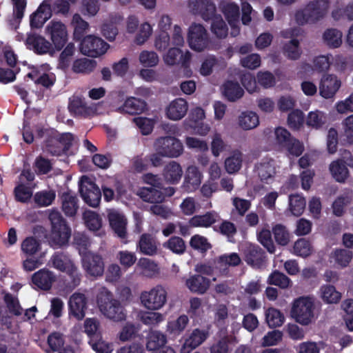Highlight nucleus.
Instances as JSON below:
<instances>
[{
	"mask_svg": "<svg viewBox=\"0 0 353 353\" xmlns=\"http://www.w3.org/2000/svg\"><path fill=\"white\" fill-rule=\"evenodd\" d=\"M331 8V0H309L294 13V20L299 26L315 25L323 20Z\"/></svg>",
	"mask_w": 353,
	"mask_h": 353,
	"instance_id": "nucleus-1",
	"label": "nucleus"
},
{
	"mask_svg": "<svg viewBox=\"0 0 353 353\" xmlns=\"http://www.w3.org/2000/svg\"><path fill=\"white\" fill-rule=\"evenodd\" d=\"M97 304L99 311L105 318L114 322L125 320V310L107 288H103L99 292L97 296Z\"/></svg>",
	"mask_w": 353,
	"mask_h": 353,
	"instance_id": "nucleus-2",
	"label": "nucleus"
},
{
	"mask_svg": "<svg viewBox=\"0 0 353 353\" xmlns=\"http://www.w3.org/2000/svg\"><path fill=\"white\" fill-rule=\"evenodd\" d=\"M314 298L301 296L294 301L291 313L297 323L303 325H307L314 319Z\"/></svg>",
	"mask_w": 353,
	"mask_h": 353,
	"instance_id": "nucleus-3",
	"label": "nucleus"
},
{
	"mask_svg": "<svg viewBox=\"0 0 353 353\" xmlns=\"http://www.w3.org/2000/svg\"><path fill=\"white\" fill-rule=\"evenodd\" d=\"M49 219L52 225V241L59 246L67 243L70 237L71 230L60 212L57 210H51Z\"/></svg>",
	"mask_w": 353,
	"mask_h": 353,
	"instance_id": "nucleus-4",
	"label": "nucleus"
},
{
	"mask_svg": "<svg viewBox=\"0 0 353 353\" xmlns=\"http://www.w3.org/2000/svg\"><path fill=\"white\" fill-rule=\"evenodd\" d=\"M167 291L162 285H156L149 290H144L140 294L141 305L148 310L161 309L167 302Z\"/></svg>",
	"mask_w": 353,
	"mask_h": 353,
	"instance_id": "nucleus-5",
	"label": "nucleus"
},
{
	"mask_svg": "<svg viewBox=\"0 0 353 353\" xmlns=\"http://www.w3.org/2000/svg\"><path fill=\"white\" fill-rule=\"evenodd\" d=\"M154 148L159 154L168 158H177L183 152L181 141L172 136L158 138L154 142Z\"/></svg>",
	"mask_w": 353,
	"mask_h": 353,
	"instance_id": "nucleus-6",
	"label": "nucleus"
},
{
	"mask_svg": "<svg viewBox=\"0 0 353 353\" xmlns=\"http://www.w3.org/2000/svg\"><path fill=\"white\" fill-rule=\"evenodd\" d=\"M188 41L191 49L202 52L210 45V38L205 28L201 23H194L188 29Z\"/></svg>",
	"mask_w": 353,
	"mask_h": 353,
	"instance_id": "nucleus-7",
	"label": "nucleus"
},
{
	"mask_svg": "<svg viewBox=\"0 0 353 353\" xmlns=\"http://www.w3.org/2000/svg\"><path fill=\"white\" fill-rule=\"evenodd\" d=\"M50 261L53 268L70 275L74 285L79 284L81 274L68 255L63 252H56L51 256Z\"/></svg>",
	"mask_w": 353,
	"mask_h": 353,
	"instance_id": "nucleus-8",
	"label": "nucleus"
},
{
	"mask_svg": "<svg viewBox=\"0 0 353 353\" xmlns=\"http://www.w3.org/2000/svg\"><path fill=\"white\" fill-rule=\"evenodd\" d=\"M45 33L49 37L51 43L57 50H61L68 41L67 27L61 21L54 19L50 21L45 28Z\"/></svg>",
	"mask_w": 353,
	"mask_h": 353,
	"instance_id": "nucleus-9",
	"label": "nucleus"
},
{
	"mask_svg": "<svg viewBox=\"0 0 353 353\" xmlns=\"http://www.w3.org/2000/svg\"><path fill=\"white\" fill-rule=\"evenodd\" d=\"M79 254L82 255V267L89 276L97 277L103 274L104 263L100 255L90 252H83L81 249Z\"/></svg>",
	"mask_w": 353,
	"mask_h": 353,
	"instance_id": "nucleus-10",
	"label": "nucleus"
},
{
	"mask_svg": "<svg viewBox=\"0 0 353 353\" xmlns=\"http://www.w3.org/2000/svg\"><path fill=\"white\" fill-rule=\"evenodd\" d=\"M187 6L190 13L199 15L205 21L212 19L216 12L212 0H188Z\"/></svg>",
	"mask_w": 353,
	"mask_h": 353,
	"instance_id": "nucleus-11",
	"label": "nucleus"
},
{
	"mask_svg": "<svg viewBox=\"0 0 353 353\" xmlns=\"http://www.w3.org/2000/svg\"><path fill=\"white\" fill-rule=\"evenodd\" d=\"M108 46V44L101 38L94 35H88L81 41V51L88 57H97L103 54Z\"/></svg>",
	"mask_w": 353,
	"mask_h": 353,
	"instance_id": "nucleus-12",
	"label": "nucleus"
},
{
	"mask_svg": "<svg viewBox=\"0 0 353 353\" xmlns=\"http://www.w3.org/2000/svg\"><path fill=\"white\" fill-rule=\"evenodd\" d=\"M88 298L85 294L74 292L68 300V315L77 321L84 319L88 308Z\"/></svg>",
	"mask_w": 353,
	"mask_h": 353,
	"instance_id": "nucleus-13",
	"label": "nucleus"
},
{
	"mask_svg": "<svg viewBox=\"0 0 353 353\" xmlns=\"http://www.w3.org/2000/svg\"><path fill=\"white\" fill-rule=\"evenodd\" d=\"M276 161L271 158H264L255 165L254 170L262 183H271L277 173Z\"/></svg>",
	"mask_w": 353,
	"mask_h": 353,
	"instance_id": "nucleus-14",
	"label": "nucleus"
},
{
	"mask_svg": "<svg viewBox=\"0 0 353 353\" xmlns=\"http://www.w3.org/2000/svg\"><path fill=\"white\" fill-rule=\"evenodd\" d=\"M52 0H43L37 10L30 17L32 28H40L52 15Z\"/></svg>",
	"mask_w": 353,
	"mask_h": 353,
	"instance_id": "nucleus-15",
	"label": "nucleus"
},
{
	"mask_svg": "<svg viewBox=\"0 0 353 353\" xmlns=\"http://www.w3.org/2000/svg\"><path fill=\"white\" fill-rule=\"evenodd\" d=\"M219 8L232 28L231 34L234 37L239 33V7L234 2L222 1Z\"/></svg>",
	"mask_w": 353,
	"mask_h": 353,
	"instance_id": "nucleus-16",
	"label": "nucleus"
},
{
	"mask_svg": "<svg viewBox=\"0 0 353 353\" xmlns=\"http://www.w3.org/2000/svg\"><path fill=\"white\" fill-rule=\"evenodd\" d=\"M341 82L332 74H323L319 83V94L325 99H332L339 90Z\"/></svg>",
	"mask_w": 353,
	"mask_h": 353,
	"instance_id": "nucleus-17",
	"label": "nucleus"
},
{
	"mask_svg": "<svg viewBox=\"0 0 353 353\" xmlns=\"http://www.w3.org/2000/svg\"><path fill=\"white\" fill-rule=\"evenodd\" d=\"M79 191L82 199L87 204L94 208L98 206L101 198V192L94 183L82 181Z\"/></svg>",
	"mask_w": 353,
	"mask_h": 353,
	"instance_id": "nucleus-18",
	"label": "nucleus"
},
{
	"mask_svg": "<svg viewBox=\"0 0 353 353\" xmlns=\"http://www.w3.org/2000/svg\"><path fill=\"white\" fill-rule=\"evenodd\" d=\"M26 46L39 54H47L52 50V44L37 34H29L26 40Z\"/></svg>",
	"mask_w": 353,
	"mask_h": 353,
	"instance_id": "nucleus-19",
	"label": "nucleus"
},
{
	"mask_svg": "<svg viewBox=\"0 0 353 353\" xmlns=\"http://www.w3.org/2000/svg\"><path fill=\"white\" fill-rule=\"evenodd\" d=\"M108 217L110 225L117 236L121 239L126 236L127 221L124 215L117 210H108Z\"/></svg>",
	"mask_w": 353,
	"mask_h": 353,
	"instance_id": "nucleus-20",
	"label": "nucleus"
},
{
	"mask_svg": "<svg viewBox=\"0 0 353 353\" xmlns=\"http://www.w3.org/2000/svg\"><path fill=\"white\" fill-rule=\"evenodd\" d=\"M209 336V332L205 330L194 329L186 337L182 346L183 353H189L192 350L201 345Z\"/></svg>",
	"mask_w": 353,
	"mask_h": 353,
	"instance_id": "nucleus-21",
	"label": "nucleus"
},
{
	"mask_svg": "<svg viewBox=\"0 0 353 353\" xmlns=\"http://www.w3.org/2000/svg\"><path fill=\"white\" fill-rule=\"evenodd\" d=\"M203 174L195 165L188 167L183 184V188L188 192L195 191L200 186Z\"/></svg>",
	"mask_w": 353,
	"mask_h": 353,
	"instance_id": "nucleus-22",
	"label": "nucleus"
},
{
	"mask_svg": "<svg viewBox=\"0 0 353 353\" xmlns=\"http://www.w3.org/2000/svg\"><path fill=\"white\" fill-rule=\"evenodd\" d=\"M191 54L189 51L185 53L177 47L170 48L163 56L164 63L168 65H175L181 63L185 65L190 59Z\"/></svg>",
	"mask_w": 353,
	"mask_h": 353,
	"instance_id": "nucleus-23",
	"label": "nucleus"
},
{
	"mask_svg": "<svg viewBox=\"0 0 353 353\" xmlns=\"http://www.w3.org/2000/svg\"><path fill=\"white\" fill-rule=\"evenodd\" d=\"M56 280L55 274L48 269H41L32 276V283L38 288L48 290Z\"/></svg>",
	"mask_w": 353,
	"mask_h": 353,
	"instance_id": "nucleus-24",
	"label": "nucleus"
},
{
	"mask_svg": "<svg viewBox=\"0 0 353 353\" xmlns=\"http://www.w3.org/2000/svg\"><path fill=\"white\" fill-rule=\"evenodd\" d=\"M158 245L154 236L145 233L141 235L137 248L141 254L153 256L157 253Z\"/></svg>",
	"mask_w": 353,
	"mask_h": 353,
	"instance_id": "nucleus-25",
	"label": "nucleus"
},
{
	"mask_svg": "<svg viewBox=\"0 0 353 353\" xmlns=\"http://www.w3.org/2000/svg\"><path fill=\"white\" fill-rule=\"evenodd\" d=\"M245 261L254 268H259L263 261L264 252L256 245H248L244 249Z\"/></svg>",
	"mask_w": 353,
	"mask_h": 353,
	"instance_id": "nucleus-26",
	"label": "nucleus"
},
{
	"mask_svg": "<svg viewBox=\"0 0 353 353\" xmlns=\"http://www.w3.org/2000/svg\"><path fill=\"white\" fill-rule=\"evenodd\" d=\"M188 103L179 98L172 101L166 109L167 117L173 121L181 119L187 113Z\"/></svg>",
	"mask_w": 353,
	"mask_h": 353,
	"instance_id": "nucleus-27",
	"label": "nucleus"
},
{
	"mask_svg": "<svg viewBox=\"0 0 353 353\" xmlns=\"http://www.w3.org/2000/svg\"><path fill=\"white\" fill-rule=\"evenodd\" d=\"M183 173L181 165L176 161H171L164 166L162 174L166 182L176 184L181 180Z\"/></svg>",
	"mask_w": 353,
	"mask_h": 353,
	"instance_id": "nucleus-28",
	"label": "nucleus"
},
{
	"mask_svg": "<svg viewBox=\"0 0 353 353\" xmlns=\"http://www.w3.org/2000/svg\"><path fill=\"white\" fill-rule=\"evenodd\" d=\"M208 279L200 274L190 276L185 281L187 288L194 293L204 294L210 287Z\"/></svg>",
	"mask_w": 353,
	"mask_h": 353,
	"instance_id": "nucleus-29",
	"label": "nucleus"
},
{
	"mask_svg": "<svg viewBox=\"0 0 353 353\" xmlns=\"http://www.w3.org/2000/svg\"><path fill=\"white\" fill-rule=\"evenodd\" d=\"M220 216L215 211L208 212L202 215H196L190 219L192 227L209 228L220 220Z\"/></svg>",
	"mask_w": 353,
	"mask_h": 353,
	"instance_id": "nucleus-30",
	"label": "nucleus"
},
{
	"mask_svg": "<svg viewBox=\"0 0 353 353\" xmlns=\"http://www.w3.org/2000/svg\"><path fill=\"white\" fill-rule=\"evenodd\" d=\"M343 33L336 28H327L322 35L323 43L329 48L335 49L339 48L343 43Z\"/></svg>",
	"mask_w": 353,
	"mask_h": 353,
	"instance_id": "nucleus-31",
	"label": "nucleus"
},
{
	"mask_svg": "<svg viewBox=\"0 0 353 353\" xmlns=\"http://www.w3.org/2000/svg\"><path fill=\"white\" fill-rule=\"evenodd\" d=\"M135 271L143 276L151 278L159 272V267L152 259L141 258L136 265Z\"/></svg>",
	"mask_w": 353,
	"mask_h": 353,
	"instance_id": "nucleus-32",
	"label": "nucleus"
},
{
	"mask_svg": "<svg viewBox=\"0 0 353 353\" xmlns=\"http://www.w3.org/2000/svg\"><path fill=\"white\" fill-rule=\"evenodd\" d=\"M145 103L134 97L128 98L123 105L119 107L117 110L120 113L129 114H139L145 109Z\"/></svg>",
	"mask_w": 353,
	"mask_h": 353,
	"instance_id": "nucleus-33",
	"label": "nucleus"
},
{
	"mask_svg": "<svg viewBox=\"0 0 353 353\" xmlns=\"http://www.w3.org/2000/svg\"><path fill=\"white\" fill-rule=\"evenodd\" d=\"M61 208L67 216H74L79 209L77 197L70 193H63L61 196Z\"/></svg>",
	"mask_w": 353,
	"mask_h": 353,
	"instance_id": "nucleus-34",
	"label": "nucleus"
},
{
	"mask_svg": "<svg viewBox=\"0 0 353 353\" xmlns=\"http://www.w3.org/2000/svg\"><path fill=\"white\" fill-rule=\"evenodd\" d=\"M83 217L89 230L97 232V235L100 236L105 234V232L101 230L102 219L98 214L91 210H86L84 212Z\"/></svg>",
	"mask_w": 353,
	"mask_h": 353,
	"instance_id": "nucleus-35",
	"label": "nucleus"
},
{
	"mask_svg": "<svg viewBox=\"0 0 353 353\" xmlns=\"http://www.w3.org/2000/svg\"><path fill=\"white\" fill-rule=\"evenodd\" d=\"M83 332L88 336L90 340L98 337L101 334V324L97 317L86 318L83 323Z\"/></svg>",
	"mask_w": 353,
	"mask_h": 353,
	"instance_id": "nucleus-36",
	"label": "nucleus"
},
{
	"mask_svg": "<svg viewBox=\"0 0 353 353\" xmlns=\"http://www.w3.org/2000/svg\"><path fill=\"white\" fill-rule=\"evenodd\" d=\"M239 125L244 130L256 128L259 124L258 114L252 111L243 112L238 118Z\"/></svg>",
	"mask_w": 353,
	"mask_h": 353,
	"instance_id": "nucleus-37",
	"label": "nucleus"
},
{
	"mask_svg": "<svg viewBox=\"0 0 353 353\" xmlns=\"http://www.w3.org/2000/svg\"><path fill=\"white\" fill-rule=\"evenodd\" d=\"M137 194L144 201L151 203H161L165 197L164 194L155 188H141Z\"/></svg>",
	"mask_w": 353,
	"mask_h": 353,
	"instance_id": "nucleus-38",
	"label": "nucleus"
},
{
	"mask_svg": "<svg viewBox=\"0 0 353 353\" xmlns=\"http://www.w3.org/2000/svg\"><path fill=\"white\" fill-rule=\"evenodd\" d=\"M223 93L230 101H235L243 95L244 91L237 82L228 81L223 85Z\"/></svg>",
	"mask_w": 353,
	"mask_h": 353,
	"instance_id": "nucleus-39",
	"label": "nucleus"
},
{
	"mask_svg": "<svg viewBox=\"0 0 353 353\" xmlns=\"http://www.w3.org/2000/svg\"><path fill=\"white\" fill-rule=\"evenodd\" d=\"M37 84H41L46 88L53 85L55 81V76L50 73L41 72L40 70L34 69L27 74Z\"/></svg>",
	"mask_w": 353,
	"mask_h": 353,
	"instance_id": "nucleus-40",
	"label": "nucleus"
},
{
	"mask_svg": "<svg viewBox=\"0 0 353 353\" xmlns=\"http://www.w3.org/2000/svg\"><path fill=\"white\" fill-rule=\"evenodd\" d=\"M243 153L239 150L233 151L225 160V168L228 173L237 172L242 166Z\"/></svg>",
	"mask_w": 353,
	"mask_h": 353,
	"instance_id": "nucleus-41",
	"label": "nucleus"
},
{
	"mask_svg": "<svg viewBox=\"0 0 353 353\" xmlns=\"http://www.w3.org/2000/svg\"><path fill=\"white\" fill-rule=\"evenodd\" d=\"M166 336L158 330H151L147 336L146 347L148 350H156L165 345Z\"/></svg>",
	"mask_w": 353,
	"mask_h": 353,
	"instance_id": "nucleus-42",
	"label": "nucleus"
},
{
	"mask_svg": "<svg viewBox=\"0 0 353 353\" xmlns=\"http://www.w3.org/2000/svg\"><path fill=\"white\" fill-rule=\"evenodd\" d=\"M210 20H212L210 26L212 33L219 39L225 38L228 34V28L222 17L215 13L214 17Z\"/></svg>",
	"mask_w": 353,
	"mask_h": 353,
	"instance_id": "nucleus-43",
	"label": "nucleus"
},
{
	"mask_svg": "<svg viewBox=\"0 0 353 353\" xmlns=\"http://www.w3.org/2000/svg\"><path fill=\"white\" fill-rule=\"evenodd\" d=\"M189 318L185 314L180 315L176 320L169 321L167 324V331L172 335H180L189 324Z\"/></svg>",
	"mask_w": 353,
	"mask_h": 353,
	"instance_id": "nucleus-44",
	"label": "nucleus"
},
{
	"mask_svg": "<svg viewBox=\"0 0 353 353\" xmlns=\"http://www.w3.org/2000/svg\"><path fill=\"white\" fill-rule=\"evenodd\" d=\"M330 170L332 176L338 182H344L349 176V172L341 160L334 161L330 165Z\"/></svg>",
	"mask_w": 353,
	"mask_h": 353,
	"instance_id": "nucleus-45",
	"label": "nucleus"
},
{
	"mask_svg": "<svg viewBox=\"0 0 353 353\" xmlns=\"http://www.w3.org/2000/svg\"><path fill=\"white\" fill-rule=\"evenodd\" d=\"M352 252L345 249H336L331 254V258L334 260L337 267L346 268L352 259Z\"/></svg>",
	"mask_w": 353,
	"mask_h": 353,
	"instance_id": "nucleus-46",
	"label": "nucleus"
},
{
	"mask_svg": "<svg viewBox=\"0 0 353 353\" xmlns=\"http://www.w3.org/2000/svg\"><path fill=\"white\" fill-rule=\"evenodd\" d=\"M241 262L239 254L235 252L225 254L220 256L216 261V268L225 271L228 266H237Z\"/></svg>",
	"mask_w": 353,
	"mask_h": 353,
	"instance_id": "nucleus-47",
	"label": "nucleus"
},
{
	"mask_svg": "<svg viewBox=\"0 0 353 353\" xmlns=\"http://www.w3.org/2000/svg\"><path fill=\"white\" fill-rule=\"evenodd\" d=\"M320 292L321 299L327 303H336L341 298V293L336 291L333 285H324L321 286Z\"/></svg>",
	"mask_w": 353,
	"mask_h": 353,
	"instance_id": "nucleus-48",
	"label": "nucleus"
},
{
	"mask_svg": "<svg viewBox=\"0 0 353 353\" xmlns=\"http://www.w3.org/2000/svg\"><path fill=\"white\" fill-rule=\"evenodd\" d=\"M96 67V61L88 58L76 60L72 65V70L75 73L88 74Z\"/></svg>",
	"mask_w": 353,
	"mask_h": 353,
	"instance_id": "nucleus-49",
	"label": "nucleus"
},
{
	"mask_svg": "<svg viewBox=\"0 0 353 353\" xmlns=\"http://www.w3.org/2000/svg\"><path fill=\"white\" fill-rule=\"evenodd\" d=\"M139 61L145 68H153L159 64V57L154 51L143 50L139 54Z\"/></svg>",
	"mask_w": 353,
	"mask_h": 353,
	"instance_id": "nucleus-50",
	"label": "nucleus"
},
{
	"mask_svg": "<svg viewBox=\"0 0 353 353\" xmlns=\"http://www.w3.org/2000/svg\"><path fill=\"white\" fill-rule=\"evenodd\" d=\"M283 51L284 55L292 60L298 59L301 54V50L299 48V42L297 39H292L285 43Z\"/></svg>",
	"mask_w": 353,
	"mask_h": 353,
	"instance_id": "nucleus-51",
	"label": "nucleus"
},
{
	"mask_svg": "<svg viewBox=\"0 0 353 353\" xmlns=\"http://www.w3.org/2000/svg\"><path fill=\"white\" fill-rule=\"evenodd\" d=\"M74 141V137L70 132L63 133L59 137V143L63 146V149H53L51 146L48 145L47 151L54 156H59L63 150H67Z\"/></svg>",
	"mask_w": 353,
	"mask_h": 353,
	"instance_id": "nucleus-52",
	"label": "nucleus"
},
{
	"mask_svg": "<svg viewBox=\"0 0 353 353\" xmlns=\"http://www.w3.org/2000/svg\"><path fill=\"white\" fill-rule=\"evenodd\" d=\"M313 252L311 243L305 239L297 240L293 247V254L301 257H307Z\"/></svg>",
	"mask_w": 353,
	"mask_h": 353,
	"instance_id": "nucleus-53",
	"label": "nucleus"
},
{
	"mask_svg": "<svg viewBox=\"0 0 353 353\" xmlns=\"http://www.w3.org/2000/svg\"><path fill=\"white\" fill-rule=\"evenodd\" d=\"M305 200L300 195H291L289 197L290 210L294 216H300L305 208Z\"/></svg>",
	"mask_w": 353,
	"mask_h": 353,
	"instance_id": "nucleus-54",
	"label": "nucleus"
},
{
	"mask_svg": "<svg viewBox=\"0 0 353 353\" xmlns=\"http://www.w3.org/2000/svg\"><path fill=\"white\" fill-rule=\"evenodd\" d=\"M55 192L53 190H43L37 192L34 196L35 203L39 206L46 207L52 204L55 199Z\"/></svg>",
	"mask_w": 353,
	"mask_h": 353,
	"instance_id": "nucleus-55",
	"label": "nucleus"
},
{
	"mask_svg": "<svg viewBox=\"0 0 353 353\" xmlns=\"http://www.w3.org/2000/svg\"><path fill=\"white\" fill-rule=\"evenodd\" d=\"M71 26L74 28L75 38L81 39L83 34L88 29L89 24L84 21L79 14H74L72 17Z\"/></svg>",
	"mask_w": 353,
	"mask_h": 353,
	"instance_id": "nucleus-56",
	"label": "nucleus"
},
{
	"mask_svg": "<svg viewBox=\"0 0 353 353\" xmlns=\"http://www.w3.org/2000/svg\"><path fill=\"white\" fill-rule=\"evenodd\" d=\"M266 321L271 327L281 326L284 322V316L281 312L275 308H269L265 312Z\"/></svg>",
	"mask_w": 353,
	"mask_h": 353,
	"instance_id": "nucleus-57",
	"label": "nucleus"
},
{
	"mask_svg": "<svg viewBox=\"0 0 353 353\" xmlns=\"http://www.w3.org/2000/svg\"><path fill=\"white\" fill-rule=\"evenodd\" d=\"M139 332L138 327L132 323H126L118 334V338L121 342H126L136 338Z\"/></svg>",
	"mask_w": 353,
	"mask_h": 353,
	"instance_id": "nucleus-58",
	"label": "nucleus"
},
{
	"mask_svg": "<svg viewBox=\"0 0 353 353\" xmlns=\"http://www.w3.org/2000/svg\"><path fill=\"white\" fill-rule=\"evenodd\" d=\"M164 319V315L159 312H143L140 314L141 321L146 325H157Z\"/></svg>",
	"mask_w": 353,
	"mask_h": 353,
	"instance_id": "nucleus-59",
	"label": "nucleus"
},
{
	"mask_svg": "<svg viewBox=\"0 0 353 353\" xmlns=\"http://www.w3.org/2000/svg\"><path fill=\"white\" fill-rule=\"evenodd\" d=\"M163 246L177 254H183L186 248L184 241L179 236L171 237Z\"/></svg>",
	"mask_w": 353,
	"mask_h": 353,
	"instance_id": "nucleus-60",
	"label": "nucleus"
},
{
	"mask_svg": "<svg viewBox=\"0 0 353 353\" xmlns=\"http://www.w3.org/2000/svg\"><path fill=\"white\" fill-rule=\"evenodd\" d=\"M274 239L277 243L281 245H286L290 241V233L286 228L281 225L277 224L272 228Z\"/></svg>",
	"mask_w": 353,
	"mask_h": 353,
	"instance_id": "nucleus-61",
	"label": "nucleus"
},
{
	"mask_svg": "<svg viewBox=\"0 0 353 353\" xmlns=\"http://www.w3.org/2000/svg\"><path fill=\"white\" fill-rule=\"evenodd\" d=\"M227 149V144L222 139L221 134L214 133L212 137L211 151L214 157H218L221 152Z\"/></svg>",
	"mask_w": 353,
	"mask_h": 353,
	"instance_id": "nucleus-62",
	"label": "nucleus"
},
{
	"mask_svg": "<svg viewBox=\"0 0 353 353\" xmlns=\"http://www.w3.org/2000/svg\"><path fill=\"white\" fill-rule=\"evenodd\" d=\"M270 284L277 285L281 288H287L291 283L290 279L284 274L274 271L268 277Z\"/></svg>",
	"mask_w": 353,
	"mask_h": 353,
	"instance_id": "nucleus-63",
	"label": "nucleus"
},
{
	"mask_svg": "<svg viewBox=\"0 0 353 353\" xmlns=\"http://www.w3.org/2000/svg\"><path fill=\"white\" fill-rule=\"evenodd\" d=\"M326 121L325 114L319 110L309 112L307 118V124L315 128L321 127Z\"/></svg>",
	"mask_w": 353,
	"mask_h": 353,
	"instance_id": "nucleus-64",
	"label": "nucleus"
}]
</instances>
